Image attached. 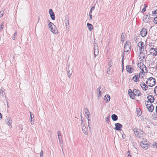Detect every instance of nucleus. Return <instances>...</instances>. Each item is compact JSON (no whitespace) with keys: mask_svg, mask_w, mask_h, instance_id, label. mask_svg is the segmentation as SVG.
I'll return each mask as SVG.
<instances>
[{"mask_svg":"<svg viewBox=\"0 0 157 157\" xmlns=\"http://www.w3.org/2000/svg\"><path fill=\"white\" fill-rule=\"evenodd\" d=\"M140 144L141 147L145 150L147 149L150 146V143L145 138L143 139L140 142Z\"/></svg>","mask_w":157,"mask_h":157,"instance_id":"obj_1","label":"nucleus"},{"mask_svg":"<svg viewBox=\"0 0 157 157\" xmlns=\"http://www.w3.org/2000/svg\"><path fill=\"white\" fill-rule=\"evenodd\" d=\"M146 83L148 86L152 87L155 84V79L152 77H150L147 79Z\"/></svg>","mask_w":157,"mask_h":157,"instance_id":"obj_2","label":"nucleus"},{"mask_svg":"<svg viewBox=\"0 0 157 157\" xmlns=\"http://www.w3.org/2000/svg\"><path fill=\"white\" fill-rule=\"evenodd\" d=\"M135 135L138 138L142 137L143 136L144 132L143 131L139 129H136L134 130Z\"/></svg>","mask_w":157,"mask_h":157,"instance_id":"obj_3","label":"nucleus"},{"mask_svg":"<svg viewBox=\"0 0 157 157\" xmlns=\"http://www.w3.org/2000/svg\"><path fill=\"white\" fill-rule=\"evenodd\" d=\"M131 43L128 41H127L124 44V52H128L131 50Z\"/></svg>","mask_w":157,"mask_h":157,"instance_id":"obj_4","label":"nucleus"},{"mask_svg":"<svg viewBox=\"0 0 157 157\" xmlns=\"http://www.w3.org/2000/svg\"><path fill=\"white\" fill-rule=\"evenodd\" d=\"M137 46L139 48V51L140 52V54H141L143 53V51L144 50V43L142 41L139 42Z\"/></svg>","mask_w":157,"mask_h":157,"instance_id":"obj_5","label":"nucleus"},{"mask_svg":"<svg viewBox=\"0 0 157 157\" xmlns=\"http://www.w3.org/2000/svg\"><path fill=\"white\" fill-rule=\"evenodd\" d=\"M147 109L148 111L150 112H152L154 110V107L151 103L146 104Z\"/></svg>","mask_w":157,"mask_h":157,"instance_id":"obj_6","label":"nucleus"},{"mask_svg":"<svg viewBox=\"0 0 157 157\" xmlns=\"http://www.w3.org/2000/svg\"><path fill=\"white\" fill-rule=\"evenodd\" d=\"M147 29L145 28H142L140 32V35L142 37L145 36L147 35Z\"/></svg>","mask_w":157,"mask_h":157,"instance_id":"obj_7","label":"nucleus"},{"mask_svg":"<svg viewBox=\"0 0 157 157\" xmlns=\"http://www.w3.org/2000/svg\"><path fill=\"white\" fill-rule=\"evenodd\" d=\"M70 64H69L68 66L67 69V76L69 78H70L72 74L73 71V67H70Z\"/></svg>","mask_w":157,"mask_h":157,"instance_id":"obj_8","label":"nucleus"},{"mask_svg":"<svg viewBox=\"0 0 157 157\" xmlns=\"http://www.w3.org/2000/svg\"><path fill=\"white\" fill-rule=\"evenodd\" d=\"M147 98L148 100L147 101V103H151L154 102L155 100L154 97L152 95H149L147 96Z\"/></svg>","mask_w":157,"mask_h":157,"instance_id":"obj_9","label":"nucleus"},{"mask_svg":"<svg viewBox=\"0 0 157 157\" xmlns=\"http://www.w3.org/2000/svg\"><path fill=\"white\" fill-rule=\"evenodd\" d=\"M150 54H152L153 56H156L157 55V49L156 48H151L150 49Z\"/></svg>","mask_w":157,"mask_h":157,"instance_id":"obj_10","label":"nucleus"},{"mask_svg":"<svg viewBox=\"0 0 157 157\" xmlns=\"http://www.w3.org/2000/svg\"><path fill=\"white\" fill-rule=\"evenodd\" d=\"M115 127L114 128V129L116 130L120 131L121 130V128L122 127V124L119 123H117L115 124Z\"/></svg>","mask_w":157,"mask_h":157,"instance_id":"obj_11","label":"nucleus"},{"mask_svg":"<svg viewBox=\"0 0 157 157\" xmlns=\"http://www.w3.org/2000/svg\"><path fill=\"white\" fill-rule=\"evenodd\" d=\"M82 129L83 133L86 135L87 134V129L86 128V127L85 126L84 124H83V121L82 120Z\"/></svg>","mask_w":157,"mask_h":157,"instance_id":"obj_12","label":"nucleus"},{"mask_svg":"<svg viewBox=\"0 0 157 157\" xmlns=\"http://www.w3.org/2000/svg\"><path fill=\"white\" fill-rule=\"evenodd\" d=\"M49 13L52 20H55V15L52 9H49Z\"/></svg>","mask_w":157,"mask_h":157,"instance_id":"obj_13","label":"nucleus"},{"mask_svg":"<svg viewBox=\"0 0 157 157\" xmlns=\"http://www.w3.org/2000/svg\"><path fill=\"white\" fill-rule=\"evenodd\" d=\"M133 94L135 96H139L141 95V94L140 90L134 89L133 90Z\"/></svg>","mask_w":157,"mask_h":157,"instance_id":"obj_14","label":"nucleus"},{"mask_svg":"<svg viewBox=\"0 0 157 157\" xmlns=\"http://www.w3.org/2000/svg\"><path fill=\"white\" fill-rule=\"evenodd\" d=\"M11 118L10 117H8L6 120V122H7L6 124L8 126L11 128Z\"/></svg>","mask_w":157,"mask_h":157,"instance_id":"obj_15","label":"nucleus"},{"mask_svg":"<svg viewBox=\"0 0 157 157\" xmlns=\"http://www.w3.org/2000/svg\"><path fill=\"white\" fill-rule=\"evenodd\" d=\"M126 70L128 72L131 73L133 72L134 69L132 68L130 65H128L126 66Z\"/></svg>","mask_w":157,"mask_h":157,"instance_id":"obj_16","label":"nucleus"},{"mask_svg":"<svg viewBox=\"0 0 157 157\" xmlns=\"http://www.w3.org/2000/svg\"><path fill=\"white\" fill-rule=\"evenodd\" d=\"M52 32L54 34H57L58 33V30L56 27V26L53 25V27L51 30Z\"/></svg>","mask_w":157,"mask_h":157,"instance_id":"obj_17","label":"nucleus"},{"mask_svg":"<svg viewBox=\"0 0 157 157\" xmlns=\"http://www.w3.org/2000/svg\"><path fill=\"white\" fill-rule=\"evenodd\" d=\"M65 24L67 28H69V18L68 16H66L65 17Z\"/></svg>","mask_w":157,"mask_h":157,"instance_id":"obj_18","label":"nucleus"},{"mask_svg":"<svg viewBox=\"0 0 157 157\" xmlns=\"http://www.w3.org/2000/svg\"><path fill=\"white\" fill-rule=\"evenodd\" d=\"M0 94L2 97H4V96L5 97H6V96L5 94V90L3 87H1L0 90Z\"/></svg>","mask_w":157,"mask_h":157,"instance_id":"obj_19","label":"nucleus"},{"mask_svg":"<svg viewBox=\"0 0 157 157\" xmlns=\"http://www.w3.org/2000/svg\"><path fill=\"white\" fill-rule=\"evenodd\" d=\"M150 17V14L149 15H145L143 17V20L144 22L147 23L149 20V19Z\"/></svg>","mask_w":157,"mask_h":157,"instance_id":"obj_20","label":"nucleus"},{"mask_svg":"<svg viewBox=\"0 0 157 157\" xmlns=\"http://www.w3.org/2000/svg\"><path fill=\"white\" fill-rule=\"evenodd\" d=\"M110 96L108 94L106 95L104 98V100L106 101V102H109L110 100Z\"/></svg>","mask_w":157,"mask_h":157,"instance_id":"obj_21","label":"nucleus"},{"mask_svg":"<svg viewBox=\"0 0 157 157\" xmlns=\"http://www.w3.org/2000/svg\"><path fill=\"white\" fill-rule=\"evenodd\" d=\"M99 53L98 48L96 47V48H94V57L98 56Z\"/></svg>","mask_w":157,"mask_h":157,"instance_id":"obj_22","label":"nucleus"},{"mask_svg":"<svg viewBox=\"0 0 157 157\" xmlns=\"http://www.w3.org/2000/svg\"><path fill=\"white\" fill-rule=\"evenodd\" d=\"M139 77L138 75H135L132 78V80L135 82H137L138 81Z\"/></svg>","mask_w":157,"mask_h":157,"instance_id":"obj_23","label":"nucleus"},{"mask_svg":"<svg viewBox=\"0 0 157 157\" xmlns=\"http://www.w3.org/2000/svg\"><path fill=\"white\" fill-rule=\"evenodd\" d=\"M111 118L112 120L114 121H116L118 119L117 116L115 114H113L112 115Z\"/></svg>","mask_w":157,"mask_h":157,"instance_id":"obj_24","label":"nucleus"},{"mask_svg":"<svg viewBox=\"0 0 157 157\" xmlns=\"http://www.w3.org/2000/svg\"><path fill=\"white\" fill-rule=\"evenodd\" d=\"M138 66L141 70L142 68H143V67H144L145 65L143 63L140 62V63H138Z\"/></svg>","mask_w":157,"mask_h":157,"instance_id":"obj_25","label":"nucleus"},{"mask_svg":"<svg viewBox=\"0 0 157 157\" xmlns=\"http://www.w3.org/2000/svg\"><path fill=\"white\" fill-rule=\"evenodd\" d=\"M87 26L88 27V29L90 31H91L93 29V26L91 24L87 23Z\"/></svg>","mask_w":157,"mask_h":157,"instance_id":"obj_26","label":"nucleus"},{"mask_svg":"<svg viewBox=\"0 0 157 157\" xmlns=\"http://www.w3.org/2000/svg\"><path fill=\"white\" fill-rule=\"evenodd\" d=\"M141 71H142V72H144V73L147 72V69L145 66L144 67H143V68H142Z\"/></svg>","mask_w":157,"mask_h":157,"instance_id":"obj_27","label":"nucleus"},{"mask_svg":"<svg viewBox=\"0 0 157 157\" xmlns=\"http://www.w3.org/2000/svg\"><path fill=\"white\" fill-rule=\"evenodd\" d=\"M137 116L138 117L140 116L142 112L140 109H137Z\"/></svg>","mask_w":157,"mask_h":157,"instance_id":"obj_28","label":"nucleus"},{"mask_svg":"<svg viewBox=\"0 0 157 157\" xmlns=\"http://www.w3.org/2000/svg\"><path fill=\"white\" fill-rule=\"evenodd\" d=\"M84 112L87 115H90V113L88 109L87 108H85L84 109Z\"/></svg>","mask_w":157,"mask_h":157,"instance_id":"obj_29","label":"nucleus"},{"mask_svg":"<svg viewBox=\"0 0 157 157\" xmlns=\"http://www.w3.org/2000/svg\"><path fill=\"white\" fill-rule=\"evenodd\" d=\"M144 72H142V71L140 72L139 75H138L139 78H143V77H144Z\"/></svg>","mask_w":157,"mask_h":157,"instance_id":"obj_30","label":"nucleus"},{"mask_svg":"<svg viewBox=\"0 0 157 157\" xmlns=\"http://www.w3.org/2000/svg\"><path fill=\"white\" fill-rule=\"evenodd\" d=\"M125 38V34L124 33H122L121 34V40L122 42L124 41V39Z\"/></svg>","mask_w":157,"mask_h":157,"instance_id":"obj_31","label":"nucleus"},{"mask_svg":"<svg viewBox=\"0 0 157 157\" xmlns=\"http://www.w3.org/2000/svg\"><path fill=\"white\" fill-rule=\"evenodd\" d=\"M133 92L132 94H129V95L130 96V97L131 98L134 99L135 98V96L134 94H133Z\"/></svg>","mask_w":157,"mask_h":157,"instance_id":"obj_32","label":"nucleus"},{"mask_svg":"<svg viewBox=\"0 0 157 157\" xmlns=\"http://www.w3.org/2000/svg\"><path fill=\"white\" fill-rule=\"evenodd\" d=\"M109 119H110V116H108L107 117H106L105 118V119L106 120V122L108 123L109 124V123L110 122V120H109Z\"/></svg>","mask_w":157,"mask_h":157,"instance_id":"obj_33","label":"nucleus"},{"mask_svg":"<svg viewBox=\"0 0 157 157\" xmlns=\"http://www.w3.org/2000/svg\"><path fill=\"white\" fill-rule=\"evenodd\" d=\"M124 53L123 54H122V65L123 68V67H124V65H124Z\"/></svg>","mask_w":157,"mask_h":157,"instance_id":"obj_34","label":"nucleus"},{"mask_svg":"<svg viewBox=\"0 0 157 157\" xmlns=\"http://www.w3.org/2000/svg\"><path fill=\"white\" fill-rule=\"evenodd\" d=\"M59 143L61 148H63V141L62 139H61V140H59Z\"/></svg>","mask_w":157,"mask_h":157,"instance_id":"obj_35","label":"nucleus"},{"mask_svg":"<svg viewBox=\"0 0 157 157\" xmlns=\"http://www.w3.org/2000/svg\"><path fill=\"white\" fill-rule=\"evenodd\" d=\"M17 33L15 32L13 34V35L12 37V38L13 40H15V37L17 36Z\"/></svg>","mask_w":157,"mask_h":157,"instance_id":"obj_36","label":"nucleus"},{"mask_svg":"<svg viewBox=\"0 0 157 157\" xmlns=\"http://www.w3.org/2000/svg\"><path fill=\"white\" fill-rule=\"evenodd\" d=\"M94 9H95L94 6H92V7H91V9L89 13L92 14V11H93L94 10Z\"/></svg>","mask_w":157,"mask_h":157,"instance_id":"obj_37","label":"nucleus"},{"mask_svg":"<svg viewBox=\"0 0 157 157\" xmlns=\"http://www.w3.org/2000/svg\"><path fill=\"white\" fill-rule=\"evenodd\" d=\"M4 22H3L1 23V25L0 27V31L2 30V29H3V26H4Z\"/></svg>","mask_w":157,"mask_h":157,"instance_id":"obj_38","label":"nucleus"},{"mask_svg":"<svg viewBox=\"0 0 157 157\" xmlns=\"http://www.w3.org/2000/svg\"><path fill=\"white\" fill-rule=\"evenodd\" d=\"M108 61V66L110 67L112 66V60L110 59Z\"/></svg>","mask_w":157,"mask_h":157,"instance_id":"obj_39","label":"nucleus"},{"mask_svg":"<svg viewBox=\"0 0 157 157\" xmlns=\"http://www.w3.org/2000/svg\"><path fill=\"white\" fill-rule=\"evenodd\" d=\"M154 93L157 95V86H156L154 88Z\"/></svg>","mask_w":157,"mask_h":157,"instance_id":"obj_40","label":"nucleus"},{"mask_svg":"<svg viewBox=\"0 0 157 157\" xmlns=\"http://www.w3.org/2000/svg\"><path fill=\"white\" fill-rule=\"evenodd\" d=\"M148 88V86L147 85H146L144 86V87H142V89L144 90H146Z\"/></svg>","mask_w":157,"mask_h":157,"instance_id":"obj_41","label":"nucleus"},{"mask_svg":"<svg viewBox=\"0 0 157 157\" xmlns=\"http://www.w3.org/2000/svg\"><path fill=\"white\" fill-rule=\"evenodd\" d=\"M4 14V12L3 11H1L0 12V17H2Z\"/></svg>","mask_w":157,"mask_h":157,"instance_id":"obj_42","label":"nucleus"},{"mask_svg":"<svg viewBox=\"0 0 157 157\" xmlns=\"http://www.w3.org/2000/svg\"><path fill=\"white\" fill-rule=\"evenodd\" d=\"M40 157H44L43 152L42 150H41L40 153Z\"/></svg>","mask_w":157,"mask_h":157,"instance_id":"obj_43","label":"nucleus"},{"mask_svg":"<svg viewBox=\"0 0 157 157\" xmlns=\"http://www.w3.org/2000/svg\"><path fill=\"white\" fill-rule=\"evenodd\" d=\"M153 21L155 23L157 24V15L156 17H155Z\"/></svg>","mask_w":157,"mask_h":157,"instance_id":"obj_44","label":"nucleus"},{"mask_svg":"<svg viewBox=\"0 0 157 157\" xmlns=\"http://www.w3.org/2000/svg\"><path fill=\"white\" fill-rule=\"evenodd\" d=\"M31 120H32L34 118V116L31 112H30Z\"/></svg>","mask_w":157,"mask_h":157,"instance_id":"obj_45","label":"nucleus"},{"mask_svg":"<svg viewBox=\"0 0 157 157\" xmlns=\"http://www.w3.org/2000/svg\"><path fill=\"white\" fill-rule=\"evenodd\" d=\"M146 85V84L144 82H143V83H141L140 84V86H141V88L144 87Z\"/></svg>","mask_w":157,"mask_h":157,"instance_id":"obj_46","label":"nucleus"},{"mask_svg":"<svg viewBox=\"0 0 157 157\" xmlns=\"http://www.w3.org/2000/svg\"><path fill=\"white\" fill-rule=\"evenodd\" d=\"M153 15V16L154 14H157V9L155 10V11H152Z\"/></svg>","mask_w":157,"mask_h":157,"instance_id":"obj_47","label":"nucleus"},{"mask_svg":"<svg viewBox=\"0 0 157 157\" xmlns=\"http://www.w3.org/2000/svg\"><path fill=\"white\" fill-rule=\"evenodd\" d=\"M133 93V91L131 89H129L128 90V94H132Z\"/></svg>","mask_w":157,"mask_h":157,"instance_id":"obj_48","label":"nucleus"},{"mask_svg":"<svg viewBox=\"0 0 157 157\" xmlns=\"http://www.w3.org/2000/svg\"><path fill=\"white\" fill-rule=\"evenodd\" d=\"M146 7H144V8L142 9V11H141V12L142 13H143L144 12H145L146 11Z\"/></svg>","mask_w":157,"mask_h":157,"instance_id":"obj_49","label":"nucleus"},{"mask_svg":"<svg viewBox=\"0 0 157 157\" xmlns=\"http://www.w3.org/2000/svg\"><path fill=\"white\" fill-rule=\"evenodd\" d=\"M153 147H155L157 149V143H155L152 144Z\"/></svg>","mask_w":157,"mask_h":157,"instance_id":"obj_50","label":"nucleus"},{"mask_svg":"<svg viewBox=\"0 0 157 157\" xmlns=\"http://www.w3.org/2000/svg\"><path fill=\"white\" fill-rule=\"evenodd\" d=\"M96 47L98 48V47L97 45V44L96 43H94V48H96Z\"/></svg>","mask_w":157,"mask_h":157,"instance_id":"obj_51","label":"nucleus"},{"mask_svg":"<svg viewBox=\"0 0 157 157\" xmlns=\"http://www.w3.org/2000/svg\"><path fill=\"white\" fill-rule=\"evenodd\" d=\"M57 134L58 135V137L60 136H61L60 132L59 131H57Z\"/></svg>","mask_w":157,"mask_h":157,"instance_id":"obj_52","label":"nucleus"},{"mask_svg":"<svg viewBox=\"0 0 157 157\" xmlns=\"http://www.w3.org/2000/svg\"><path fill=\"white\" fill-rule=\"evenodd\" d=\"M89 16L90 17V19L91 20L92 19V15L91 13H89Z\"/></svg>","mask_w":157,"mask_h":157,"instance_id":"obj_53","label":"nucleus"},{"mask_svg":"<svg viewBox=\"0 0 157 157\" xmlns=\"http://www.w3.org/2000/svg\"><path fill=\"white\" fill-rule=\"evenodd\" d=\"M30 122L33 125L34 124V121L32 119L31 120Z\"/></svg>","mask_w":157,"mask_h":157,"instance_id":"obj_54","label":"nucleus"},{"mask_svg":"<svg viewBox=\"0 0 157 157\" xmlns=\"http://www.w3.org/2000/svg\"><path fill=\"white\" fill-rule=\"evenodd\" d=\"M99 94L98 95V98H100L101 96V92L100 90H99Z\"/></svg>","mask_w":157,"mask_h":157,"instance_id":"obj_55","label":"nucleus"},{"mask_svg":"<svg viewBox=\"0 0 157 157\" xmlns=\"http://www.w3.org/2000/svg\"><path fill=\"white\" fill-rule=\"evenodd\" d=\"M122 137L123 139H125L126 137V135L125 134H123L122 135Z\"/></svg>","mask_w":157,"mask_h":157,"instance_id":"obj_56","label":"nucleus"},{"mask_svg":"<svg viewBox=\"0 0 157 157\" xmlns=\"http://www.w3.org/2000/svg\"><path fill=\"white\" fill-rule=\"evenodd\" d=\"M88 125L89 128L90 129H91V128L90 127V124L89 122H88Z\"/></svg>","mask_w":157,"mask_h":157,"instance_id":"obj_57","label":"nucleus"},{"mask_svg":"<svg viewBox=\"0 0 157 157\" xmlns=\"http://www.w3.org/2000/svg\"><path fill=\"white\" fill-rule=\"evenodd\" d=\"M54 25L50 21H49V24H48V25Z\"/></svg>","mask_w":157,"mask_h":157,"instance_id":"obj_58","label":"nucleus"},{"mask_svg":"<svg viewBox=\"0 0 157 157\" xmlns=\"http://www.w3.org/2000/svg\"><path fill=\"white\" fill-rule=\"evenodd\" d=\"M49 26V28L51 29H51L53 27V25H48Z\"/></svg>","mask_w":157,"mask_h":157,"instance_id":"obj_59","label":"nucleus"},{"mask_svg":"<svg viewBox=\"0 0 157 157\" xmlns=\"http://www.w3.org/2000/svg\"><path fill=\"white\" fill-rule=\"evenodd\" d=\"M19 127H21V131H22V130H23V128H22V125H20L19 126Z\"/></svg>","mask_w":157,"mask_h":157,"instance_id":"obj_60","label":"nucleus"},{"mask_svg":"<svg viewBox=\"0 0 157 157\" xmlns=\"http://www.w3.org/2000/svg\"><path fill=\"white\" fill-rule=\"evenodd\" d=\"M2 115L1 113H0V119H1L2 118Z\"/></svg>","mask_w":157,"mask_h":157,"instance_id":"obj_61","label":"nucleus"},{"mask_svg":"<svg viewBox=\"0 0 157 157\" xmlns=\"http://www.w3.org/2000/svg\"><path fill=\"white\" fill-rule=\"evenodd\" d=\"M144 7H146H146H147V5L146 4H145L144 5Z\"/></svg>","mask_w":157,"mask_h":157,"instance_id":"obj_62","label":"nucleus"},{"mask_svg":"<svg viewBox=\"0 0 157 157\" xmlns=\"http://www.w3.org/2000/svg\"><path fill=\"white\" fill-rule=\"evenodd\" d=\"M131 157V155H130L129 154L128 155L127 157Z\"/></svg>","mask_w":157,"mask_h":157,"instance_id":"obj_63","label":"nucleus"},{"mask_svg":"<svg viewBox=\"0 0 157 157\" xmlns=\"http://www.w3.org/2000/svg\"><path fill=\"white\" fill-rule=\"evenodd\" d=\"M156 112L157 113V106L156 107Z\"/></svg>","mask_w":157,"mask_h":157,"instance_id":"obj_64","label":"nucleus"}]
</instances>
